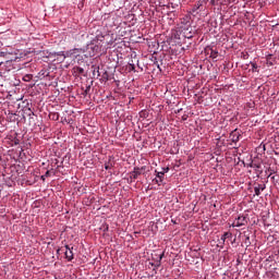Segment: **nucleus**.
Returning <instances> with one entry per match:
<instances>
[{"instance_id": "obj_1", "label": "nucleus", "mask_w": 279, "mask_h": 279, "mask_svg": "<svg viewBox=\"0 0 279 279\" xmlns=\"http://www.w3.org/2000/svg\"><path fill=\"white\" fill-rule=\"evenodd\" d=\"M99 51H101V44H99V39L95 38L85 48H74L66 51L63 60L64 58H80V53H85V58H95Z\"/></svg>"}, {"instance_id": "obj_2", "label": "nucleus", "mask_w": 279, "mask_h": 279, "mask_svg": "<svg viewBox=\"0 0 279 279\" xmlns=\"http://www.w3.org/2000/svg\"><path fill=\"white\" fill-rule=\"evenodd\" d=\"M245 223H247V218L245 216H239L234 222H233V227L235 226L236 228H241V226H245Z\"/></svg>"}, {"instance_id": "obj_3", "label": "nucleus", "mask_w": 279, "mask_h": 279, "mask_svg": "<svg viewBox=\"0 0 279 279\" xmlns=\"http://www.w3.org/2000/svg\"><path fill=\"white\" fill-rule=\"evenodd\" d=\"M143 171H145V167L134 168L133 172L131 173V178H133V180H137L138 175L143 174Z\"/></svg>"}, {"instance_id": "obj_4", "label": "nucleus", "mask_w": 279, "mask_h": 279, "mask_svg": "<svg viewBox=\"0 0 279 279\" xmlns=\"http://www.w3.org/2000/svg\"><path fill=\"white\" fill-rule=\"evenodd\" d=\"M240 137H241V133H239L236 130L232 131L230 134V138L232 143H239Z\"/></svg>"}, {"instance_id": "obj_5", "label": "nucleus", "mask_w": 279, "mask_h": 279, "mask_svg": "<svg viewBox=\"0 0 279 279\" xmlns=\"http://www.w3.org/2000/svg\"><path fill=\"white\" fill-rule=\"evenodd\" d=\"M4 56H5L7 62H16L19 60V56H16V53L12 54L10 52H7Z\"/></svg>"}, {"instance_id": "obj_6", "label": "nucleus", "mask_w": 279, "mask_h": 279, "mask_svg": "<svg viewBox=\"0 0 279 279\" xmlns=\"http://www.w3.org/2000/svg\"><path fill=\"white\" fill-rule=\"evenodd\" d=\"M157 178L158 179L153 180V182L160 186V183L165 180V172H157Z\"/></svg>"}, {"instance_id": "obj_7", "label": "nucleus", "mask_w": 279, "mask_h": 279, "mask_svg": "<svg viewBox=\"0 0 279 279\" xmlns=\"http://www.w3.org/2000/svg\"><path fill=\"white\" fill-rule=\"evenodd\" d=\"M54 56L58 57L57 60L59 62H63L68 58V57H64V56H66V52H64V51L57 52V53H54Z\"/></svg>"}, {"instance_id": "obj_8", "label": "nucleus", "mask_w": 279, "mask_h": 279, "mask_svg": "<svg viewBox=\"0 0 279 279\" xmlns=\"http://www.w3.org/2000/svg\"><path fill=\"white\" fill-rule=\"evenodd\" d=\"M68 251H65V258L68 260H73V251L69 247V245L65 246Z\"/></svg>"}, {"instance_id": "obj_9", "label": "nucleus", "mask_w": 279, "mask_h": 279, "mask_svg": "<svg viewBox=\"0 0 279 279\" xmlns=\"http://www.w3.org/2000/svg\"><path fill=\"white\" fill-rule=\"evenodd\" d=\"M248 167H251V169H256L258 171V169H262L263 165L260 162H256V161H252Z\"/></svg>"}, {"instance_id": "obj_10", "label": "nucleus", "mask_w": 279, "mask_h": 279, "mask_svg": "<svg viewBox=\"0 0 279 279\" xmlns=\"http://www.w3.org/2000/svg\"><path fill=\"white\" fill-rule=\"evenodd\" d=\"M229 238H230V233H228V232H225V233L221 235V238H220V241H221L220 247H221V248H223V244L226 243V239H229Z\"/></svg>"}, {"instance_id": "obj_11", "label": "nucleus", "mask_w": 279, "mask_h": 279, "mask_svg": "<svg viewBox=\"0 0 279 279\" xmlns=\"http://www.w3.org/2000/svg\"><path fill=\"white\" fill-rule=\"evenodd\" d=\"M183 34H184V36L186 37V38H193V36H194V32H193V28H191V29H189V28H186L184 32H183Z\"/></svg>"}, {"instance_id": "obj_12", "label": "nucleus", "mask_w": 279, "mask_h": 279, "mask_svg": "<svg viewBox=\"0 0 279 279\" xmlns=\"http://www.w3.org/2000/svg\"><path fill=\"white\" fill-rule=\"evenodd\" d=\"M211 5H217V3H230V0H210Z\"/></svg>"}, {"instance_id": "obj_13", "label": "nucleus", "mask_w": 279, "mask_h": 279, "mask_svg": "<svg viewBox=\"0 0 279 279\" xmlns=\"http://www.w3.org/2000/svg\"><path fill=\"white\" fill-rule=\"evenodd\" d=\"M163 256H165V253L160 254V255H159V260L157 262V264H155V265L151 264V266L155 267V268H154V271H156V269H158V267H160V260H162V257H163Z\"/></svg>"}, {"instance_id": "obj_14", "label": "nucleus", "mask_w": 279, "mask_h": 279, "mask_svg": "<svg viewBox=\"0 0 279 279\" xmlns=\"http://www.w3.org/2000/svg\"><path fill=\"white\" fill-rule=\"evenodd\" d=\"M50 119H52V121H58L60 119V113L58 112L50 113Z\"/></svg>"}, {"instance_id": "obj_15", "label": "nucleus", "mask_w": 279, "mask_h": 279, "mask_svg": "<svg viewBox=\"0 0 279 279\" xmlns=\"http://www.w3.org/2000/svg\"><path fill=\"white\" fill-rule=\"evenodd\" d=\"M33 78H34V75L32 74H26L23 76L24 82H32Z\"/></svg>"}, {"instance_id": "obj_16", "label": "nucleus", "mask_w": 279, "mask_h": 279, "mask_svg": "<svg viewBox=\"0 0 279 279\" xmlns=\"http://www.w3.org/2000/svg\"><path fill=\"white\" fill-rule=\"evenodd\" d=\"M251 66H252L253 73H256V71H258V64H256L255 62H251Z\"/></svg>"}, {"instance_id": "obj_17", "label": "nucleus", "mask_w": 279, "mask_h": 279, "mask_svg": "<svg viewBox=\"0 0 279 279\" xmlns=\"http://www.w3.org/2000/svg\"><path fill=\"white\" fill-rule=\"evenodd\" d=\"M218 56H219V52L217 50H211L210 58L215 60Z\"/></svg>"}, {"instance_id": "obj_18", "label": "nucleus", "mask_w": 279, "mask_h": 279, "mask_svg": "<svg viewBox=\"0 0 279 279\" xmlns=\"http://www.w3.org/2000/svg\"><path fill=\"white\" fill-rule=\"evenodd\" d=\"M112 168V162H107L106 165H105V169H106V171H108V170H110Z\"/></svg>"}, {"instance_id": "obj_19", "label": "nucleus", "mask_w": 279, "mask_h": 279, "mask_svg": "<svg viewBox=\"0 0 279 279\" xmlns=\"http://www.w3.org/2000/svg\"><path fill=\"white\" fill-rule=\"evenodd\" d=\"M255 195H260V187L255 186L254 187Z\"/></svg>"}, {"instance_id": "obj_20", "label": "nucleus", "mask_w": 279, "mask_h": 279, "mask_svg": "<svg viewBox=\"0 0 279 279\" xmlns=\"http://www.w3.org/2000/svg\"><path fill=\"white\" fill-rule=\"evenodd\" d=\"M90 93V86H87L86 89L84 90L83 95L86 96Z\"/></svg>"}, {"instance_id": "obj_21", "label": "nucleus", "mask_w": 279, "mask_h": 279, "mask_svg": "<svg viewBox=\"0 0 279 279\" xmlns=\"http://www.w3.org/2000/svg\"><path fill=\"white\" fill-rule=\"evenodd\" d=\"M257 189H259V191H265L266 186L263 185V184H258V185H257Z\"/></svg>"}, {"instance_id": "obj_22", "label": "nucleus", "mask_w": 279, "mask_h": 279, "mask_svg": "<svg viewBox=\"0 0 279 279\" xmlns=\"http://www.w3.org/2000/svg\"><path fill=\"white\" fill-rule=\"evenodd\" d=\"M76 71L82 75L84 73L83 68H76Z\"/></svg>"}, {"instance_id": "obj_23", "label": "nucleus", "mask_w": 279, "mask_h": 279, "mask_svg": "<svg viewBox=\"0 0 279 279\" xmlns=\"http://www.w3.org/2000/svg\"><path fill=\"white\" fill-rule=\"evenodd\" d=\"M202 5V3L201 2H198L197 4H195V7H194V11L195 10H199V7Z\"/></svg>"}, {"instance_id": "obj_24", "label": "nucleus", "mask_w": 279, "mask_h": 279, "mask_svg": "<svg viewBox=\"0 0 279 279\" xmlns=\"http://www.w3.org/2000/svg\"><path fill=\"white\" fill-rule=\"evenodd\" d=\"M49 175H50V172L49 171H46V173H45V178H49ZM44 177H41V179L44 180L45 179Z\"/></svg>"}, {"instance_id": "obj_25", "label": "nucleus", "mask_w": 279, "mask_h": 279, "mask_svg": "<svg viewBox=\"0 0 279 279\" xmlns=\"http://www.w3.org/2000/svg\"><path fill=\"white\" fill-rule=\"evenodd\" d=\"M161 173H169V168H163V171Z\"/></svg>"}, {"instance_id": "obj_26", "label": "nucleus", "mask_w": 279, "mask_h": 279, "mask_svg": "<svg viewBox=\"0 0 279 279\" xmlns=\"http://www.w3.org/2000/svg\"><path fill=\"white\" fill-rule=\"evenodd\" d=\"M28 111H29L28 117L34 116V111H32V109H28Z\"/></svg>"}, {"instance_id": "obj_27", "label": "nucleus", "mask_w": 279, "mask_h": 279, "mask_svg": "<svg viewBox=\"0 0 279 279\" xmlns=\"http://www.w3.org/2000/svg\"><path fill=\"white\" fill-rule=\"evenodd\" d=\"M135 66L134 64H131V71H134Z\"/></svg>"}]
</instances>
